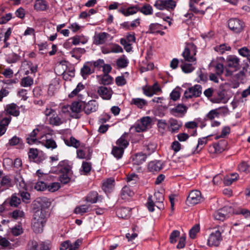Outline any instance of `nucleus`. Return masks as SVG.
Instances as JSON below:
<instances>
[{
	"instance_id": "obj_28",
	"label": "nucleus",
	"mask_w": 250,
	"mask_h": 250,
	"mask_svg": "<svg viewBox=\"0 0 250 250\" xmlns=\"http://www.w3.org/2000/svg\"><path fill=\"white\" fill-rule=\"evenodd\" d=\"M34 8L37 11H44L48 9V5L44 0H36Z\"/></svg>"
},
{
	"instance_id": "obj_38",
	"label": "nucleus",
	"mask_w": 250,
	"mask_h": 250,
	"mask_svg": "<svg viewBox=\"0 0 250 250\" xmlns=\"http://www.w3.org/2000/svg\"><path fill=\"white\" fill-rule=\"evenodd\" d=\"M238 174L237 173H231L224 178V183L226 186L230 185L233 182L237 180Z\"/></svg>"
},
{
	"instance_id": "obj_45",
	"label": "nucleus",
	"mask_w": 250,
	"mask_h": 250,
	"mask_svg": "<svg viewBox=\"0 0 250 250\" xmlns=\"http://www.w3.org/2000/svg\"><path fill=\"white\" fill-rule=\"evenodd\" d=\"M188 109V107L183 104H178L175 107L171 109L173 114H185Z\"/></svg>"
},
{
	"instance_id": "obj_54",
	"label": "nucleus",
	"mask_w": 250,
	"mask_h": 250,
	"mask_svg": "<svg viewBox=\"0 0 250 250\" xmlns=\"http://www.w3.org/2000/svg\"><path fill=\"white\" fill-rule=\"evenodd\" d=\"M33 84V79L29 77L23 78L21 82V84L23 87H28L31 86Z\"/></svg>"
},
{
	"instance_id": "obj_52",
	"label": "nucleus",
	"mask_w": 250,
	"mask_h": 250,
	"mask_svg": "<svg viewBox=\"0 0 250 250\" xmlns=\"http://www.w3.org/2000/svg\"><path fill=\"white\" fill-rule=\"evenodd\" d=\"M128 63V60L123 56L119 58L117 60L116 64L117 66L120 68H123L126 67Z\"/></svg>"
},
{
	"instance_id": "obj_19",
	"label": "nucleus",
	"mask_w": 250,
	"mask_h": 250,
	"mask_svg": "<svg viewBox=\"0 0 250 250\" xmlns=\"http://www.w3.org/2000/svg\"><path fill=\"white\" fill-rule=\"evenodd\" d=\"M83 107V104L81 102H75L72 103L70 105V110L74 114L72 115V117L76 119H79L80 116L78 114L81 112Z\"/></svg>"
},
{
	"instance_id": "obj_14",
	"label": "nucleus",
	"mask_w": 250,
	"mask_h": 250,
	"mask_svg": "<svg viewBox=\"0 0 250 250\" xmlns=\"http://www.w3.org/2000/svg\"><path fill=\"white\" fill-rule=\"evenodd\" d=\"M166 26L161 24L152 23L149 25L148 29L146 33L152 34H159L163 36L165 34V32L163 31V30L166 29Z\"/></svg>"
},
{
	"instance_id": "obj_48",
	"label": "nucleus",
	"mask_w": 250,
	"mask_h": 250,
	"mask_svg": "<svg viewBox=\"0 0 250 250\" xmlns=\"http://www.w3.org/2000/svg\"><path fill=\"white\" fill-rule=\"evenodd\" d=\"M247 69L243 68L235 75V79L242 83H243L246 79Z\"/></svg>"
},
{
	"instance_id": "obj_49",
	"label": "nucleus",
	"mask_w": 250,
	"mask_h": 250,
	"mask_svg": "<svg viewBox=\"0 0 250 250\" xmlns=\"http://www.w3.org/2000/svg\"><path fill=\"white\" fill-rule=\"evenodd\" d=\"M0 185L1 186L4 187L5 188L11 187L12 186V180L8 176H4L2 177Z\"/></svg>"
},
{
	"instance_id": "obj_34",
	"label": "nucleus",
	"mask_w": 250,
	"mask_h": 250,
	"mask_svg": "<svg viewBox=\"0 0 250 250\" xmlns=\"http://www.w3.org/2000/svg\"><path fill=\"white\" fill-rule=\"evenodd\" d=\"M169 123L171 127L172 132H177L182 126V123L174 119H170Z\"/></svg>"
},
{
	"instance_id": "obj_39",
	"label": "nucleus",
	"mask_w": 250,
	"mask_h": 250,
	"mask_svg": "<svg viewBox=\"0 0 250 250\" xmlns=\"http://www.w3.org/2000/svg\"><path fill=\"white\" fill-rule=\"evenodd\" d=\"M85 52V50L84 48L80 47H76L73 48L70 52V54L71 55V56L72 57L78 60L81 57V55L84 54Z\"/></svg>"
},
{
	"instance_id": "obj_30",
	"label": "nucleus",
	"mask_w": 250,
	"mask_h": 250,
	"mask_svg": "<svg viewBox=\"0 0 250 250\" xmlns=\"http://www.w3.org/2000/svg\"><path fill=\"white\" fill-rule=\"evenodd\" d=\"M213 217L215 220L223 221L229 216L227 213L226 208H223L216 211L214 214Z\"/></svg>"
},
{
	"instance_id": "obj_32",
	"label": "nucleus",
	"mask_w": 250,
	"mask_h": 250,
	"mask_svg": "<svg viewBox=\"0 0 250 250\" xmlns=\"http://www.w3.org/2000/svg\"><path fill=\"white\" fill-rule=\"evenodd\" d=\"M147 157L146 153L139 152L136 153L132 157L133 163L134 164L139 165L144 163Z\"/></svg>"
},
{
	"instance_id": "obj_5",
	"label": "nucleus",
	"mask_w": 250,
	"mask_h": 250,
	"mask_svg": "<svg viewBox=\"0 0 250 250\" xmlns=\"http://www.w3.org/2000/svg\"><path fill=\"white\" fill-rule=\"evenodd\" d=\"M228 26L234 33H239L243 30L245 23L238 19L232 18L228 21Z\"/></svg>"
},
{
	"instance_id": "obj_63",
	"label": "nucleus",
	"mask_w": 250,
	"mask_h": 250,
	"mask_svg": "<svg viewBox=\"0 0 250 250\" xmlns=\"http://www.w3.org/2000/svg\"><path fill=\"white\" fill-rule=\"evenodd\" d=\"M19 195L21 197L23 202L28 203L30 199V194L26 190L19 191Z\"/></svg>"
},
{
	"instance_id": "obj_25",
	"label": "nucleus",
	"mask_w": 250,
	"mask_h": 250,
	"mask_svg": "<svg viewBox=\"0 0 250 250\" xmlns=\"http://www.w3.org/2000/svg\"><path fill=\"white\" fill-rule=\"evenodd\" d=\"M15 182L17 184L18 188L19 189V191L21 190H27V186L26 184L24 181L20 173H18L15 177Z\"/></svg>"
},
{
	"instance_id": "obj_53",
	"label": "nucleus",
	"mask_w": 250,
	"mask_h": 250,
	"mask_svg": "<svg viewBox=\"0 0 250 250\" xmlns=\"http://www.w3.org/2000/svg\"><path fill=\"white\" fill-rule=\"evenodd\" d=\"M194 4L195 3L194 1L190 0L189 3L190 10L197 14L204 15L205 13V11L203 10L198 9L196 7Z\"/></svg>"
},
{
	"instance_id": "obj_62",
	"label": "nucleus",
	"mask_w": 250,
	"mask_h": 250,
	"mask_svg": "<svg viewBox=\"0 0 250 250\" xmlns=\"http://www.w3.org/2000/svg\"><path fill=\"white\" fill-rule=\"evenodd\" d=\"M200 230V227L198 225L194 226L189 230V235L190 238L194 239L197 233Z\"/></svg>"
},
{
	"instance_id": "obj_11",
	"label": "nucleus",
	"mask_w": 250,
	"mask_h": 250,
	"mask_svg": "<svg viewBox=\"0 0 250 250\" xmlns=\"http://www.w3.org/2000/svg\"><path fill=\"white\" fill-rule=\"evenodd\" d=\"M5 111L6 112L3 113H4V117L10 116V115L18 117L20 113L19 107L14 103L7 104L5 108Z\"/></svg>"
},
{
	"instance_id": "obj_43",
	"label": "nucleus",
	"mask_w": 250,
	"mask_h": 250,
	"mask_svg": "<svg viewBox=\"0 0 250 250\" xmlns=\"http://www.w3.org/2000/svg\"><path fill=\"white\" fill-rule=\"evenodd\" d=\"M41 142L47 148L53 149L57 147V145L55 141L52 139L46 140L42 139L41 141Z\"/></svg>"
},
{
	"instance_id": "obj_46",
	"label": "nucleus",
	"mask_w": 250,
	"mask_h": 250,
	"mask_svg": "<svg viewBox=\"0 0 250 250\" xmlns=\"http://www.w3.org/2000/svg\"><path fill=\"white\" fill-rule=\"evenodd\" d=\"M207 142L208 140L206 137L199 139L198 144L196 146V150L194 151V153L199 152L207 144Z\"/></svg>"
},
{
	"instance_id": "obj_18",
	"label": "nucleus",
	"mask_w": 250,
	"mask_h": 250,
	"mask_svg": "<svg viewBox=\"0 0 250 250\" xmlns=\"http://www.w3.org/2000/svg\"><path fill=\"white\" fill-rule=\"evenodd\" d=\"M4 113L0 115V136L3 135L6 130V126L8 125L11 120V116L4 117Z\"/></svg>"
},
{
	"instance_id": "obj_50",
	"label": "nucleus",
	"mask_w": 250,
	"mask_h": 250,
	"mask_svg": "<svg viewBox=\"0 0 250 250\" xmlns=\"http://www.w3.org/2000/svg\"><path fill=\"white\" fill-rule=\"evenodd\" d=\"M230 49L231 47L225 43L221 44L214 47L215 51L221 54L224 53L226 51L230 50Z\"/></svg>"
},
{
	"instance_id": "obj_57",
	"label": "nucleus",
	"mask_w": 250,
	"mask_h": 250,
	"mask_svg": "<svg viewBox=\"0 0 250 250\" xmlns=\"http://www.w3.org/2000/svg\"><path fill=\"white\" fill-rule=\"evenodd\" d=\"M19 55L13 53L7 56L6 61L8 63H15L19 60Z\"/></svg>"
},
{
	"instance_id": "obj_17",
	"label": "nucleus",
	"mask_w": 250,
	"mask_h": 250,
	"mask_svg": "<svg viewBox=\"0 0 250 250\" xmlns=\"http://www.w3.org/2000/svg\"><path fill=\"white\" fill-rule=\"evenodd\" d=\"M49 122V124L52 125L59 126L65 123L66 121L59 112L58 113L55 112L50 117Z\"/></svg>"
},
{
	"instance_id": "obj_21",
	"label": "nucleus",
	"mask_w": 250,
	"mask_h": 250,
	"mask_svg": "<svg viewBox=\"0 0 250 250\" xmlns=\"http://www.w3.org/2000/svg\"><path fill=\"white\" fill-rule=\"evenodd\" d=\"M139 10V6L135 5L128 7L127 8H122L119 9V12L122 13L125 17L134 15L137 13Z\"/></svg>"
},
{
	"instance_id": "obj_47",
	"label": "nucleus",
	"mask_w": 250,
	"mask_h": 250,
	"mask_svg": "<svg viewBox=\"0 0 250 250\" xmlns=\"http://www.w3.org/2000/svg\"><path fill=\"white\" fill-rule=\"evenodd\" d=\"M116 213L119 218L125 219L128 216L129 210L128 208H121L117 210Z\"/></svg>"
},
{
	"instance_id": "obj_56",
	"label": "nucleus",
	"mask_w": 250,
	"mask_h": 250,
	"mask_svg": "<svg viewBox=\"0 0 250 250\" xmlns=\"http://www.w3.org/2000/svg\"><path fill=\"white\" fill-rule=\"evenodd\" d=\"M104 60L101 59H99L95 61L89 62V63H90L92 66L93 67V68H96L98 70H100L101 68H102L104 64Z\"/></svg>"
},
{
	"instance_id": "obj_15",
	"label": "nucleus",
	"mask_w": 250,
	"mask_h": 250,
	"mask_svg": "<svg viewBox=\"0 0 250 250\" xmlns=\"http://www.w3.org/2000/svg\"><path fill=\"white\" fill-rule=\"evenodd\" d=\"M97 93L103 100H109L111 98L113 91L110 87L101 86L98 88Z\"/></svg>"
},
{
	"instance_id": "obj_8",
	"label": "nucleus",
	"mask_w": 250,
	"mask_h": 250,
	"mask_svg": "<svg viewBox=\"0 0 250 250\" xmlns=\"http://www.w3.org/2000/svg\"><path fill=\"white\" fill-rule=\"evenodd\" d=\"M203 201L201 193L199 190L191 191L187 198L186 203L188 206H194Z\"/></svg>"
},
{
	"instance_id": "obj_26",
	"label": "nucleus",
	"mask_w": 250,
	"mask_h": 250,
	"mask_svg": "<svg viewBox=\"0 0 250 250\" xmlns=\"http://www.w3.org/2000/svg\"><path fill=\"white\" fill-rule=\"evenodd\" d=\"M71 168L69 162L67 160L62 161L58 165V169L62 173H68L70 171Z\"/></svg>"
},
{
	"instance_id": "obj_2",
	"label": "nucleus",
	"mask_w": 250,
	"mask_h": 250,
	"mask_svg": "<svg viewBox=\"0 0 250 250\" xmlns=\"http://www.w3.org/2000/svg\"><path fill=\"white\" fill-rule=\"evenodd\" d=\"M240 67V59L235 56L229 55L225 61V76H229L233 71L237 70Z\"/></svg>"
},
{
	"instance_id": "obj_4",
	"label": "nucleus",
	"mask_w": 250,
	"mask_h": 250,
	"mask_svg": "<svg viewBox=\"0 0 250 250\" xmlns=\"http://www.w3.org/2000/svg\"><path fill=\"white\" fill-rule=\"evenodd\" d=\"M176 5V1L175 0H157L154 4V6L160 10H173Z\"/></svg>"
},
{
	"instance_id": "obj_61",
	"label": "nucleus",
	"mask_w": 250,
	"mask_h": 250,
	"mask_svg": "<svg viewBox=\"0 0 250 250\" xmlns=\"http://www.w3.org/2000/svg\"><path fill=\"white\" fill-rule=\"evenodd\" d=\"M249 165L245 162L241 163L238 167V170L241 172L248 173L249 171Z\"/></svg>"
},
{
	"instance_id": "obj_27",
	"label": "nucleus",
	"mask_w": 250,
	"mask_h": 250,
	"mask_svg": "<svg viewBox=\"0 0 250 250\" xmlns=\"http://www.w3.org/2000/svg\"><path fill=\"white\" fill-rule=\"evenodd\" d=\"M186 61L181 59L180 60V66L183 72L185 73H189L192 72L194 70V67L191 62H186Z\"/></svg>"
},
{
	"instance_id": "obj_16",
	"label": "nucleus",
	"mask_w": 250,
	"mask_h": 250,
	"mask_svg": "<svg viewBox=\"0 0 250 250\" xmlns=\"http://www.w3.org/2000/svg\"><path fill=\"white\" fill-rule=\"evenodd\" d=\"M26 250H50V249L49 246L44 243L39 245L37 242L31 240L28 243Z\"/></svg>"
},
{
	"instance_id": "obj_37",
	"label": "nucleus",
	"mask_w": 250,
	"mask_h": 250,
	"mask_svg": "<svg viewBox=\"0 0 250 250\" xmlns=\"http://www.w3.org/2000/svg\"><path fill=\"white\" fill-rule=\"evenodd\" d=\"M70 107L69 105H62L60 109L58 110V112L62 115L63 118H64L65 120H67V118L70 116Z\"/></svg>"
},
{
	"instance_id": "obj_59",
	"label": "nucleus",
	"mask_w": 250,
	"mask_h": 250,
	"mask_svg": "<svg viewBox=\"0 0 250 250\" xmlns=\"http://www.w3.org/2000/svg\"><path fill=\"white\" fill-rule=\"evenodd\" d=\"M159 131L160 133L163 134L167 127V124L165 120H160L157 124Z\"/></svg>"
},
{
	"instance_id": "obj_41",
	"label": "nucleus",
	"mask_w": 250,
	"mask_h": 250,
	"mask_svg": "<svg viewBox=\"0 0 250 250\" xmlns=\"http://www.w3.org/2000/svg\"><path fill=\"white\" fill-rule=\"evenodd\" d=\"M125 149L119 147L117 146H113L112 147L111 153L117 159H120L122 158L124 153Z\"/></svg>"
},
{
	"instance_id": "obj_23",
	"label": "nucleus",
	"mask_w": 250,
	"mask_h": 250,
	"mask_svg": "<svg viewBox=\"0 0 250 250\" xmlns=\"http://www.w3.org/2000/svg\"><path fill=\"white\" fill-rule=\"evenodd\" d=\"M92 65L89 62H86L81 68V74L84 79H86L87 77L94 72V69L92 68Z\"/></svg>"
},
{
	"instance_id": "obj_60",
	"label": "nucleus",
	"mask_w": 250,
	"mask_h": 250,
	"mask_svg": "<svg viewBox=\"0 0 250 250\" xmlns=\"http://www.w3.org/2000/svg\"><path fill=\"white\" fill-rule=\"evenodd\" d=\"M180 236V231L177 230L172 231L169 236V242L172 244L175 243L177 241V238Z\"/></svg>"
},
{
	"instance_id": "obj_55",
	"label": "nucleus",
	"mask_w": 250,
	"mask_h": 250,
	"mask_svg": "<svg viewBox=\"0 0 250 250\" xmlns=\"http://www.w3.org/2000/svg\"><path fill=\"white\" fill-rule=\"evenodd\" d=\"M89 206L83 205L76 207L75 208L74 212L76 214H80L81 215L83 214L84 213H86L88 211Z\"/></svg>"
},
{
	"instance_id": "obj_20",
	"label": "nucleus",
	"mask_w": 250,
	"mask_h": 250,
	"mask_svg": "<svg viewBox=\"0 0 250 250\" xmlns=\"http://www.w3.org/2000/svg\"><path fill=\"white\" fill-rule=\"evenodd\" d=\"M110 37V35L106 32L96 34L94 36V42L96 45L104 44Z\"/></svg>"
},
{
	"instance_id": "obj_29",
	"label": "nucleus",
	"mask_w": 250,
	"mask_h": 250,
	"mask_svg": "<svg viewBox=\"0 0 250 250\" xmlns=\"http://www.w3.org/2000/svg\"><path fill=\"white\" fill-rule=\"evenodd\" d=\"M163 167V164L160 161H153L150 162L148 165V169L151 172H158Z\"/></svg>"
},
{
	"instance_id": "obj_64",
	"label": "nucleus",
	"mask_w": 250,
	"mask_h": 250,
	"mask_svg": "<svg viewBox=\"0 0 250 250\" xmlns=\"http://www.w3.org/2000/svg\"><path fill=\"white\" fill-rule=\"evenodd\" d=\"M21 203V199L18 198L16 194H13L11 196L10 205L12 207H17Z\"/></svg>"
},
{
	"instance_id": "obj_10",
	"label": "nucleus",
	"mask_w": 250,
	"mask_h": 250,
	"mask_svg": "<svg viewBox=\"0 0 250 250\" xmlns=\"http://www.w3.org/2000/svg\"><path fill=\"white\" fill-rule=\"evenodd\" d=\"M99 108V103L95 100L88 102H83V110L86 115H89L97 111Z\"/></svg>"
},
{
	"instance_id": "obj_35",
	"label": "nucleus",
	"mask_w": 250,
	"mask_h": 250,
	"mask_svg": "<svg viewBox=\"0 0 250 250\" xmlns=\"http://www.w3.org/2000/svg\"><path fill=\"white\" fill-rule=\"evenodd\" d=\"M134 195V192L128 186H125L121 190V195L123 199H126L128 197H132Z\"/></svg>"
},
{
	"instance_id": "obj_40",
	"label": "nucleus",
	"mask_w": 250,
	"mask_h": 250,
	"mask_svg": "<svg viewBox=\"0 0 250 250\" xmlns=\"http://www.w3.org/2000/svg\"><path fill=\"white\" fill-rule=\"evenodd\" d=\"M139 11L145 15H150L153 14V8L149 4L146 3L142 7H139Z\"/></svg>"
},
{
	"instance_id": "obj_36",
	"label": "nucleus",
	"mask_w": 250,
	"mask_h": 250,
	"mask_svg": "<svg viewBox=\"0 0 250 250\" xmlns=\"http://www.w3.org/2000/svg\"><path fill=\"white\" fill-rule=\"evenodd\" d=\"M226 142L225 140H221L219 142L214 144L212 147L216 153H221L226 148Z\"/></svg>"
},
{
	"instance_id": "obj_31",
	"label": "nucleus",
	"mask_w": 250,
	"mask_h": 250,
	"mask_svg": "<svg viewBox=\"0 0 250 250\" xmlns=\"http://www.w3.org/2000/svg\"><path fill=\"white\" fill-rule=\"evenodd\" d=\"M38 132V129H34L26 138V142L29 145L36 144L38 142L41 143V141H39L37 139L36 136Z\"/></svg>"
},
{
	"instance_id": "obj_13",
	"label": "nucleus",
	"mask_w": 250,
	"mask_h": 250,
	"mask_svg": "<svg viewBox=\"0 0 250 250\" xmlns=\"http://www.w3.org/2000/svg\"><path fill=\"white\" fill-rule=\"evenodd\" d=\"M28 157L30 161L41 164L44 160L43 156L40 155L37 148H30L28 152Z\"/></svg>"
},
{
	"instance_id": "obj_42",
	"label": "nucleus",
	"mask_w": 250,
	"mask_h": 250,
	"mask_svg": "<svg viewBox=\"0 0 250 250\" xmlns=\"http://www.w3.org/2000/svg\"><path fill=\"white\" fill-rule=\"evenodd\" d=\"M64 141L65 145L69 146L78 148L80 146V141L73 137H71L69 139H64Z\"/></svg>"
},
{
	"instance_id": "obj_44",
	"label": "nucleus",
	"mask_w": 250,
	"mask_h": 250,
	"mask_svg": "<svg viewBox=\"0 0 250 250\" xmlns=\"http://www.w3.org/2000/svg\"><path fill=\"white\" fill-rule=\"evenodd\" d=\"M128 142L125 139V135H122L116 142V146L125 149L128 146Z\"/></svg>"
},
{
	"instance_id": "obj_58",
	"label": "nucleus",
	"mask_w": 250,
	"mask_h": 250,
	"mask_svg": "<svg viewBox=\"0 0 250 250\" xmlns=\"http://www.w3.org/2000/svg\"><path fill=\"white\" fill-rule=\"evenodd\" d=\"M219 113L218 112L217 109H212L210 110L207 115L206 117L208 119L212 120L215 118H219Z\"/></svg>"
},
{
	"instance_id": "obj_9",
	"label": "nucleus",
	"mask_w": 250,
	"mask_h": 250,
	"mask_svg": "<svg viewBox=\"0 0 250 250\" xmlns=\"http://www.w3.org/2000/svg\"><path fill=\"white\" fill-rule=\"evenodd\" d=\"M222 231L217 229L212 232L209 235L208 244L210 246H218L222 240Z\"/></svg>"
},
{
	"instance_id": "obj_51",
	"label": "nucleus",
	"mask_w": 250,
	"mask_h": 250,
	"mask_svg": "<svg viewBox=\"0 0 250 250\" xmlns=\"http://www.w3.org/2000/svg\"><path fill=\"white\" fill-rule=\"evenodd\" d=\"M85 88V85H83L82 83H80L78 84L77 87L74 89L69 94V97L72 98L78 94V93L82 90Z\"/></svg>"
},
{
	"instance_id": "obj_12",
	"label": "nucleus",
	"mask_w": 250,
	"mask_h": 250,
	"mask_svg": "<svg viewBox=\"0 0 250 250\" xmlns=\"http://www.w3.org/2000/svg\"><path fill=\"white\" fill-rule=\"evenodd\" d=\"M143 93L146 96L152 97L154 94L161 91V89L157 83H155L152 86L146 85L143 87Z\"/></svg>"
},
{
	"instance_id": "obj_6",
	"label": "nucleus",
	"mask_w": 250,
	"mask_h": 250,
	"mask_svg": "<svg viewBox=\"0 0 250 250\" xmlns=\"http://www.w3.org/2000/svg\"><path fill=\"white\" fill-rule=\"evenodd\" d=\"M152 119L149 116L142 118L135 125V130L137 132L146 130L151 125Z\"/></svg>"
},
{
	"instance_id": "obj_1",
	"label": "nucleus",
	"mask_w": 250,
	"mask_h": 250,
	"mask_svg": "<svg viewBox=\"0 0 250 250\" xmlns=\"http://www.w3.org/2000/svg\"><path fill=\"white\" fill-rule=\"evenodd\" d=\"M47 212L43 209L36 210L32 221V229L36 233H41L46 222Z\"/></svg>"
},
{
	"instance_id": "obj_24",
	"label": "nucleus",
	"mask_w": 250,
	"mask_h": 250,
	"mask_svg": "<svg viewBox=\"0 0 250 250\" xmlns=\"http://www.w3.org/2000/svg\"><path fill=\"white\" fill-rule=\"evenodd\" d=\"M130 105H134L139 109H144L148 104L146 100L140 98L132 99L130 103Z\"/></svg>"
},
{
	"instance_id": "obj_33",
	"label": "nucleus",
	"mask_w": 250,
	"mask_h": 250,
	"mask_svg": "<svg viewBox=\"0 0 250 250\" xmlns=\"http://www.w3.org/2000/svg\"><path fill=\"white\" fill-rule=\"evenodd\" d=\"M102 199L101 196H99L96 191L90 192L86 197V201L91 203H95L98 201H101Z\"/></svg>"
},
{
	"instance_id": "obj_22",
	"label": "nucleus",
	"mask_w": 250,
	"mask_h": 250,
	"mask_svg": "<svg viewBox=\"0 0 250 250\" xmlns=\"http://www.w3.org/2000/svg\"><path fill=\"white\" fill-rule=\"evenodd\" d=\"M115 186V180L109 178L103 181L102 189L105 193H109L113 189Z\"/></svg>"
},
{
	"instance_id": "obj_7",
	"label": "nucleus",
	"mask_w": 250,
	"mask_h": 250,
	"mask_svg": "<svg viewBox=\"0 0 250 250\" xmlns=\"http://www.w3.org/2000/svg\"><path fill=\"white\" fill-rule=\"evenodd\" d=\"M202 93V87L200 85L196 84L188 88L184 92L186 99H191L200 97Z\"/></svg>"
},
{
	"instance_id": "obj_3",
	"label": "nucleus",
	"mask_w": 250,
	"mask_h": 250,
	"mask_svg": "<svg viewBox=\"0 0 250 250\" xmlns=\"http://www.w3.org/2000/svg\"><path fill=\"white\" fill-rule=\"evenodd\" d=\"M196 54V47L193 43L187 44L182 53L184 60L189 62H194L196 61L195 57Z\"/></svg>"
}]
</instances>
